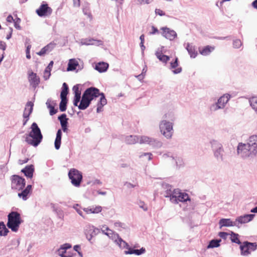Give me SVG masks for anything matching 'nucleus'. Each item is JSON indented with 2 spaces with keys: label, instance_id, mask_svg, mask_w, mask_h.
Listing matches in <instances>:
<instances>
[{
  "label": "nucleus",
  "instance_id": "1",
  "mask_svg": "<svg viewBox=\"0 0 257 257\" xmlns=\"http://www.w3.org/2000/svg\"><path fill=\"white\" fill-rule=\"evenodd\" d=\"M100 96L97 104V112L99 113L103 110V106L106 104L107 100L104 94L100 93L99 90L95 87H91L87 88L81 97V110L88 107L90 102L94 98Z\"/></svg>",
  "mask_w": 257,
  "mask_h": 257
},
{
  "label": "nucleus",
  "instance_id": "2",
  "mask_svg": "<svg viewBox=\"0 0 257 257\" xmlns=\"http://www.w3.org/2000/svg\"><path fill=\"white\" fill-rule=\"evenodd\" d=\"M257 136H252L247 144L239 143L237 147V153L242 158L255 156L257 153Z\"/></svg>",
  "mask_w": 257,
  "mask_h": 257
},
{
  "label": "nucleus",
  "instance_id": "3",
  "mask_svg": "<svg viewBox=\"0 0 257 257\" xmlns=\"http://www.w3.org/2000/svg\"><path fill=\"white\" fill-rule=\"evenodd\" d=\"M31 131L26 135V142L29 145L37 147L42 141L43 136L37 124L33 122L31 125Z\"/></svg>",
  "mask_w": 257,
  "mask_h": 257
},
{
  "label": "nucleus",
  "instance_id": "4",
  "mask_svg": "<svg viewBox=\"0 0 257 257\" xmlns=\"http://www.w3.org/2000/svg\"><path fill=\"white\" fill-rule=\"evenodd\" d=\"M8 217V227L13 231L17 232L19 229L20 225L23 222L20 214L17 212L12 211L9 214Z\"/></svg>",
  "mask_w": 257,
  "mask_h": 257
},
{
  "label": "nucleus",
  "instance_id": "5",
  "mask_svg": "<svg viewBox=\"0 0 257 257\" xmlns=\"http://www.w3.org/2000/svg\"><path fill=\"white\" fill-rule=\"evenodd\" d=\"M11 187L13 190L17 191L22 190L26 185L24 178L16 175H14L11 177Z\"/></svg>",
  "mask_w": 257,
  "mask_h": 257
},
{
  "label": "nucleus",
  "instance_id": "6",
  "mask_svg": "<svg viewBox=\"0 0 257 257\" xmlns=\"http://www.w3.org/2000/svg\"><path fill=\"white\" fill-rule=\"evenodd\" d=\"M160 130L161 133L167 138H171L173 134L172 123L166 120H162L160 122Z\"/></svg>",
  "mask_w": 257,
  "mask_h": 257
},
{
  "label": "nucleus",
  "instance_id": "7",
  "mask_svg": "<svg viewBox=\"0 0 257 257\" xmlns=\"http://www.w3.org/2000/svg\"><path fill=\"white\" fill-rule=\"evenodd\" d=\"M68 92V87L66 83H64L62 85V90L61 92V102L59 105V109L61 111H64L66 110L67 99V95Z\"/></svg>",
  "mask_w": 257,
  "mask_h": 257
},
{
  "label": "nucleus",
  "instance_id": "8",
  "mask_svg": "<svg viewBox=\"0 0 257 257\" xmlns=\"http://www.w3.org/2000/svg\"><path fill=\"white\" fill-rule=\"evenodd\" d=\"M257 244L255 242L251 243L247 241L244 242L242 245L240 246L241 254L247 255L250 253L251 252L254 251L256 249Z\"/></svg>",
  "mask_w": 257,
  "mask_h": 257
},
{
  "label": "nucleus",
  "instance_id": "9",
  "mask_svg": "<svg viewBox=\"0 0 257 257\" xmlns=\"http://www.w3.org/2000/svg\"><path fill=\"white\" fill-rule=\"evenodd\" d=\"M71 183L75 186H79L80 184V174L79 172L75 169H71L68 173Z\"/></svg>",
  "mask_w": 257,
  "mask_h": 257
},
{
  "label": "nucleus",
  "instance_id": "10",
  "mask_svg": "<svg viewBox=\"0 0 257 257\" xmlns=\"http://www.w3.org/2000/svg\"><path fill=\"white\" fill-rule=\"evenodd\" d=\"M37 14L41 17H48L51 15L52 9L47 4H42L36 10Z\"/></svg>",
  "mask_w": 257,
  "mask_h": 257
},
{
  "label": "nucleus",
  "instance_id": "11",
  "mask_svg": "<svg viewBox=\"0 0 257 257\" xmlns=\"http://www.w3.org/2000/svg\"><path fill=\"white\" fill-rule=\"evenodd\" d=\"M175 198L176 200L180 202H185L190 200V198L188 194L186 193L180 192L179 190L175 189L171 195V199Z\"/></svg>",
  "mask_w": 257,
  "mask_h": 257
},
{
  "label": "nucleus",
  "instance_id": "12",
  "mask_svg": "<svg viewBox=\"0 0 257 257\" xmlns=\"http://www.w3.org/2000/svg\"><path fill=\"white\" fill-rule=\"evenodd\" d=\"M161 30L163 31L162 35L167 39L172 41L177 37V33L173 30L167 27H163Z\"/></svg>",
  "mask_w": 257,
  "mask_h": 257
},
{
  "label": "nucleus",
  "instance_id": "13",
  "mask_svg": "<svg viewBox=\"0 0 257 257\" xmlns=\"http://www.w3.org/2000/svg\"><path fill=\"white\" fill-rule=\"evenodd\" d=\"M33 103L31 101H28L26 105L23 113V117L25 119L24 120L23 125H25L27 123L29 118V116L33 111Z\"/></svg>",
  "mask_w": 257,
  "mask_h": 257
},
{
  "label": "nucleus",
  "instance_id": "14",
  "mask_svg": "<svg viewBox=\"0 0 257 257\" xmlns=\"http://www.w3.org/2000/svg\"><path fill=\"white\" fill-rule=\"evenodd\" d=\"M230 96L229 94H226L221 96L219 99L217 103L215 105V107L214 108V110H217L219 108H223L225 105L227 103L228 100H229Z\"/></svg>",
  "mask_w": 257,
  "mask_h": 257
},
{
  "label": "nucleus",
  "instance_id": "15",
  "mask_svg": "<svg viewBox=\"0 0 257 257\" xmlns=\"http://www.w3.org/2000/svg\"><path fill=\"white\" fill-rule=\"evenodd\" d=\"M79 84H76L72 88V91L75 94V98L74 100V104L75 106H78L80 108V103L78 104V103L80 100V92L79 90Z\"/></svg>",
  "mask_w": 257,
  "mask_h": 257
},
{
  "label": "nucleus",
  "instance_id": "16",
  "mask_svg": "<svg viewBox=\"0 0 257 257\" xmlns=\"http://www.w3.org/2000/svg\"><path fill=\"white\" fill-rule=\"evenodd\" d=\"M212 148L214 150L215 156L218 158L219 156L222 155L223 150L222 145L216 141H213L211 143Z\"/></svg>",
  "mask_w": 257,
  "mask_h": 257
},
{
  "label": "nucleus",
  "instance_id": "17",
  "mask_svg": "<svg viewBox=\"0 0 257 257\" xmlns=\"http://www.w3.org/2000/svg\"><path fill=\"white\" fill-rule=\"evenodd\" d=\"M32 192V185H29L26 188L21 191V192L19 193L18 195V196L22 198L24 200H26L28 198V196L30 195V194Z\"/></svg>",
  "mask_w": 257,
  "mask_h": 257
},
{
  "label": "nucleus",
  "instance_id": "18",
  "mask_svg": "<svg viewBox=\"0 0 257 257\" xmlns=\"http://www.w3.org/2000/svg\"><path fill=\"white\" fill-rule=\"evenodd\" d=\"M254 217V214H246L243 216L238 217L236 219L235 222L239 223H246L252 220Z\"/></svg>",
  "mask_w": 257,
  "mask_h": 257
},
{
  "label": "nucleus",
  "instance_id": "19",
  "mask_svg": "<svg viewBox=\"0 0 257 257\" xmlns=\"http://www.w3.org/2000/svg\"><path fill=\"white\" fill-rule=\"evenodd\" d=\"M34 172V166L33 165H28L22 170V172L24 173L26 177L30 178L33 177Z\"/></svg>",
  "mask_w": 257,
  "mask_h": 257
},
{
  "label": "nucleus",
  "instance_id": "20",
  "mask_svg": "<svg viewBox=\"0 0 257 257\" xmlns=\"http://www.w3.org/2000/svg\"><path fill=\"white\" fill-rule=\"evenodd\" d=\"M178 58L177 57H176L175 61L174 62H171L170 63V68L171 69H174L173 70V72L174 74H178L182 71V68L181 67H178Z\"/></svg>",
  "mask_w": 257,
  "mask_h": 257
},
{
  "label": "nucleus",
  "instance_id": "21",
  "mask_svg": "<svg viewBox=\"0 0 257 257\" xmlns=\"http://www.w3.org/2000/svg\"><path fill=\"white\" fill-rule=\"evenodd\" d=\"M71 245L68 243H65L61 246V247L57 250L58 254L61 257H71L70 255H66V249L70 248Z\"/></svg>",
  "mask_w": 257,
  "mask_h": 257
},
{
  "label": "nucleus",
  "instance_id": "22",
  "mask_svg": "<svg viewBox=\"0 0 257 257\" xmlns=\"http://www.w3.org/2000/svg\"><path fill=\"white\" fill-rule=\"evenodd\" d=\"M109 65L108 63L105 62H99L95 64V69L100 73L105 72L108 68Z\"/></svg>",
  "mask_w": 257,
  "mask_h": 257
},
{
  "label": "nucleus",
  "instance_id": "23",
  "mask_svg": "<svg viewBox=\"0 0 257 257\" xmlns=\"http://www.w3.org/2000/svg\"><path fill=\"white\" fill-rule=\"evenodd\" d=\"M29 80L30 83L33 85V86H36L39 83V78L37 76L36 73L31 72L29 74Z\"/></svg>",
  "mask_w": 257,
  "mask_h": 257
},
{
  "label": "nucleus",
  "instance_id": "24",
  "mask_svg": "<svg viewBox=\"0 0 257 257\" xmlns=\"http://www.w3.org/2000/svg\"><path fill=\"white\" fill-rule=\"evenodd\" d=\"M214 49L215 47L214 46L208 45L199 49V52L202 55L207 56L210 54Z\"/></svg>",
  "mask_w": 257,
  "mask_h": 257
},
{
  "label": "nucleus",
  "instance_id": "25",
  "mask_svg": "<svg viewBox=\"0 0 257 257\" xmlns=\"http://www.w3.org/2000/svg\"><path fill=\"white\" fill-rule=\"evenodd\" d=\"M116 236V238L114 240V241L119 245V246L122 248H130L128 244L124 241H123L120 237H119L118 234L114 235V237Z\"/></svg>",
  "mask_w": 257,
  "mask_h": 257
},
{
  "label": "nucleus",
  "instance_id": "26",
  "mask_svg": "<svg viewBox=\"0 0 257 257\" xmlns=\"http://www.w3.org/2000/svg\"><path fill=\"white\" fill-rule=\"evenodd\" d=\"M146 250L144 248L142 247L140 249H134L132 248H128V250L124 251L125 254H135L136 255H140L141 254L144 253L145 252Z\"/></svg>",
  "mask_w": 257,
  "mask_h": 257
},
{
  "label": "nucleus",
  "instance_id": "27",
  "mask_svg": "<svg viewBox=\"0 0 257 257\" xmlns=\"http://www.w3.org/2000/svg\"><path fill=\"white\" fill-rule=\"evenodd\" d=\"M155 55L157 58L163 63H166L170 60V57L168 56L164 55L161 51H157Z\"/></svg>",
  "mask_w": 257,
  "mask_h": 257
},
{
  "label": "nucleus",
  "instance_id": "28",
  "mask_svg": "<svg viewBox=\"0 0 257 257\" xmlns=\"http://www.w3.org/2000/svg\"><path fill=\"white\" fill-rule=\"evenodd\" d=\"M85 234L86 235V238L90 240L92 237L93 234L94 233V227L92 226H86V228L84 229Z\"/></svg>",
  "mask_w": 257,
  "mask_h": 257
},
{
  "label": "nucleus",
  "instance_id": "29",
  "mask_svg": "<svg viewBox=\"0 0 257 257\" xmlns=\"http://www.w3.org/2000/svg\"><path fill=\"white\" fill-rule=\"evenodd\" d=\"M219 224L222 226H233L236 225L235 222H232L230 219H221L219 221Z\"/></svg>",
  "mask_w": 257,
  "mask_h": 257
},
{
  "label": "nucleus",
  "instance_id": "30",
  "mask_svg": "<svg viewBox=\"0 0 257 257\" xmlns=\"http://www.w3.org/2000/svg\"><path fill=\"white\" fill-rule=\"evenodd\" d=\"M139 137L136 136H130L125 138V141L127 144L133 145L139 142Z\"/></svg>",
  "mask_w": 257,
  "mask_h": 257
},
{
  "label": "nucleus",
  "instance_id": "31",
  "mask_svg": "<svg viewBox=\"0 0 257 257\" xmlns=\"http://www.w3.org/2000/svg\"><path fill=\"white\" fill-rule=\"evenodd\" d=\"M83 210L87 213H98L101 211L102 207L100 206H97L90 208H84Z\"/></svg>",
  "mask_w": 257,
  "mask_h": 257
},
{
  "label": "nucleus",
  "instance_id": "32",
  "mask_svg": "<svg viewBox=\"0 0 257 257\" xmlns=\"http://www.w3.org/2000/svg\"><path fill=\"white\" fill-rule=\"evenodd\" d=\"M66 115L65 114H63L58 117L62 130L65 132L67 130V118H66Z\"/></svg>",
  "mask_w": 257,
  "mask_h": 257
},
{
  "label": "nucleus",
  "instance_id": "33",
  "mask_svg": "<svg viewBox=\"0 0 257 257\" xmlns=\"http://www.w3.org/2000/svg\"><path fill=\"white\" fill-rule=\"evenodd\" d=\"M101 43V41L96 40L93 39H89L88 40H83V41H81V44L84 45H99Z\"/></svg>",
  "mask_w": 257,
  "mask_h": 257
},
{
  "label": "nucleus",
  "instance_id": "34",
  "mask_svg": "<svg viewBox=\"0 0 257 257\" xmlns=\"http://www.w3.org/2000/svg\"><path fill=\"white\" fill-rule=\"evenodd\" d=\"M46 104L47 105L48 108L50 109V114L51 115H53L56 113V112H57V110L55 109L54 104L52 101H51V100L47 101V102H46Z\"/></svg>",
  "mask_w": 257,
  "mask_h": 257
},
{
  "label": "nucleus",
  "instance_id": "35",
  "mask_svg": "<svg viewBox=\"0 0 257 257\" xmlns=\"http://www.w3.org/2000/svg\"><path fill=\"white\" fill-rule=\"evenodd\" d=\"M186 49L191 57L195 58L197 56V52L196 51L195 49L193 46L188 44Z\"/></svg>",
  "mask_w": 257,
  "mask_h": 257
},
{
  "label": "nucleus",
  "instance_id": "36",
  "mask_svg": "<svg viewBox=\"0 0 257 257\" xmlns=\"http://www.w3.org/2000/svg\"><path fill=\"white\" fill-rule=\"evenodd\" d=\"M78 65L77 62L73 59L69 60L68 63V67L67 68V71H72L76 68V66Z\"/></svg>",
  "mask_w": 257,
  "mask_h": 257
},
{
  "label": "nucleus",
  "instance_id": "37",
  "mask_svg": "<svg viewBox=\"0 0 257 257\" xmlns=\"http://www.w3.org/2000/svg\"><path fill=\"white\" fill-rule=\"evenodd\" d=\"M9 232V230L6 228L3 222H0V235L6 236Z\"/></svg>",
  "mask_w": 257,
  "mask_h": 257
},
{
  "label": "nucleus",
  "instance_id": "38",
  "mask_svg": "<svg viewBox=\"0 0 257 257\" xmlns=\"http://www.w3.org/2000/svg\"><path fill=\"white\" fill-rule=\"evenodd\" d=\"M249 103L252 108L257 112V96H253L250 98Z\"/></svg>",
  "mask_w": 257,
  "mask_h": 257
},
{
  "label": "nucleus",
  "instance_id": "39",
  "mask_svg": "<svg viewBox=\"0 0 257 257\" xmlns=\"http://www.w3.org/2000/svg\"><path fill=\"white\" fill-rule=\"evenodd\" d=\"M221 240H212L210 241L209 244L207 246V248L218 247L220 245L219 242Z\"/></svg>",
  "mask_w": 257,
  "mask_h": 257
},
{
  "label": "nucleus",
  "instance_id": "40",
  "mask_svg": "<svg viewBox=\"0 0 257 257\" xmlns=\"http://www.w3.org/2000/svg\"><path fill=\"white\" fill-rule=\"evenodd\" d=\"M230 239L232 242H235L236 243H237L238 244H241V242L240 241L239 238H238V234L231 232V234H230Z\"/></svg>",
  "mask_w": 257,
  "mask_h": 257
},
{
  "label": "nucleus",
  "instance_id": "41",
  "mask_svg": "<svg viewBox=\"0 0 257 257\" xmlns=\"http://www.w3.org/2000/svg\"><path fill=\"white\" fill-rule=\"evenodd\" d=\"M151 142V139L147 136H142L139 138V142L141 144H149Z\"/></svg>",
  "mask_w": 257,
  "mask_h": 257
},
{
  "label": "nucleus",
  "instance_id": "42",
  "mask_svg": "<svg viewBox=\"0 0 257 257\" xmlns=\"http://www.w3.org/2000/svg\"><path fill=\"white\" fill-rule=\"evenodd\" d=\"M83 11L84 14L86 16V18L87 19H89V21H91L92 20V17L90 12V11L88 9H84Z\"/></svg>",
  "mask_w": 257,
  "mask_h": 257
},
{
  "label": "nucleus",
  "instance_id": "43",
  "mask_svg": "<svg viewBox=\"0 0 257 257\" xmlns=\"http://www.w3.org/2000/svg\"><path fill=\"white\" fill-rule=\"evenodd\" d=\"M138 205L139 207L143 209L144 211H147L148 207L147 205L143 201L140 200L138 202Z\"/></svg>",
  "mask_w": 257,
  "mask_h": 257
},
{
  "label": "nucleus",
  "instance_id": "44",
  "mask_svg": "<svg viewBox=\"0 0 257 257\" xmlns=\"http://www.w3.org/2000/svg\"><path fill=\"white\" fill-rule=\"evenodd\" d=\"M49 49V47L48 46L44 47L39 52H38L37 54L38 55L42 56L46 53V52L48 51Z\"/></svg>",
  "mask_w": 257,
  "mask_h": 257
},
{
  "label": "nucleus",
  "instance_id": "45",
  "mask_svg": "<svg viewBox=\"0 0 257 257\" xmlns=\"http://www.w3.org/2000/svg\"><path fill=\"white\" fill-rule=\"evenodd\" d=\"M233 47L235 48H238L242 45V42L239 39L235 40L233 43Z\"/></svg>",
  "mask_w": 257,
  "mask_h": 257
},
{
  "label": "nucleus",
  "instance_id": "46",
  "mask_svg": "<svg viewBox=\"0 0 257 257\" xmlns=\"http://www.w3.org/2000/svg\"><path fill=\"white\" fill-rule=\"evenodd\" d=\"M104 234L108 236L109 237L112 238L113 239L115 240V238H116V236L114 237V235H116V234H114L113 231L111 229L109 230L108 231L105 232Z\"/></svg>",
  "mask_w": 257,
  "mask_h": 257
},
{
  "label": "nucleus",
  "instance_id": "47",
  "mask_svg": "<svg viewBox=\"0 0 257 257\" xmlns=\"http://www.w3.org/2000/svg\"><path fill=\"white\" fill-rule=\"evenodd\" d=\"M51 70H48V69L46 68L44 72V78L45 80H47L50 75H51Z\"/></svg>",
  "mask_w": 257,
  "mask_h": 257
},
{
  "label": "nucleus",
  "instance_id": "48",
  "mask_svg": "<svg viewBox=\"0 0 257 257\" xmlns=\"http://www.w3.org/2000/svg\"><path fill=\"white\" fill-rule=\"evenodd\" d=\"M61 139L56 138L55 141V147L56 149L58 150L61 145Z\"/></svg>",
  "mask_w": 257,
  "mask_h": 257
},
{
  "label": "nucleus",
  "instance_id": "49",
  "mask_svg": "<svg viewBox=\"0 0 257 257\" xmlns=\"http://www.w3.org/2000/svg\"><path fill=\"white\" fill-rule=\"evenodd\" d=\"M31 46L28 45L26 49V57L27 59H30L31 58V55H30V49H31Z\"/></svg>",
  "mask_w": 257,
  "mask_h": 257
},
{
  "label": "nucleus",
  "instance_id": "50",
  "mask_svg": "<svg viewBox=\"0 0 257 257\" xmlns=\"http://www.w3.org/2000/svg\"><path fill=\"white\" fill-rule=\"evenodd\" d=\"M20 19H17L16 20H14V23H15V27L16 29H21V27L19 25L20 23Z\"/></svg>",
  "mask_w": 257,
  "mask_h": 257
},
{
  "label": "nucleus",
  "instance_id": "51",
  "mask_svg": "<svg viewBox=\"0 0 257 257\" xmlns=\"http://www.w3.org/2000/svg\"><path fill=\"white\" fill-rule=\"evenodd\" d=\"M155 13L156 14L160 16H163L165 15V13L162 10L159 9H156L155 10Z\"/></svg>",
  "mask_w": 257,
  "mask_h": 257
},
{
  "label": "nucleus",
  "instance_id": "52",
  "mask_svg": "<svg viewBox=\"0 0 257 257\" xmlns=\"http://www.w3.org/2000/svg\"><path fill=\"white\" fill-rule=\"evenodd\" d=\"M152 0H137L138 3L139 4H149Z\"/></svg>",
  "mask_w": 257,
  "mask_h": 257
},
{
  "label": "nucleus",
  "instance_id": "53",
  "mask_svg": "<svg viewBox=\"0 0 257 257\" xmlns=\"http://www.w3.org/2000/svg\"><path fill=\"white\" fill-rule=\"evenodd\" d=\"M228 235V234L225 232H220L219 233V236L223 239H225Z\"/></svg>",
  "mask_w": 257,
  "mask_h": 257
},
{
  "label": "nucleus",
  "instance_id": "54",
  "mask_svg": "<svg viewBox=\"0 0 257 257\" xmlns=\"http://www.w3.org/2000/svg\"><path fill=\"white\" fill-rule=\"evenodd\" d=\"M6 48V44L2 41L0 42V49L5 50Z\"/></svg>",
  "mask_w": 257,
  "mask_h": 257
},
{
  "label": "nucleus",
  "instance_id": "55",
  "mask_svg": "<svg viewBox=\"0 0 257 257\" xmlns=\"http://www.w3.org/2000/svg\"><path fill=\"white\" fill-rule=\"evenodd\" d=\"M73 6L75 7H78L80 6V0H73Z\"/></svg>",
  "mask_w": 257,
  "mask_h": 257
},
{
  "label": "nucleus",
  "instance_id": "56",
  "mask_svg": "<svg viewBox=\"0 0 257 257\" xmlns=\"http://www.w3.org/2000/svg\"><path fill=\"white\" fill-rule=\"evenodd\" d=\"M101 229L104 233H105V232L106 231H108L109 230H110L106 225H103Z\"/></svg>",
  "mask_w": 257,
  "mask_h": 257
},
{
  "label": "nucleus",
  "instance_id": "57",
  "mask_svg": "<svg viewBox=\"0 0 257 257\" xmlns=\"http://www.w3.org/2000/svg\"><path fill=\"white\" fill-rule=\"evenodd\" d=\"M28 160H29V159H28V158L25 159L24 160H19V164L20 165H23V164L27 163Z\"/></svg>",
  "mask_w": 257,
  "mask_h": 257
},
{
  "label": "nucleus",
  "instance_id": "58",
  "mask_svg": "<svg viewBox=\"0 0 257 257\" xmlns=\"http://www.w3.org/2000/svg\"><path fill=\"white\" fill-rule=\"evenodd\" d=\"M152 29L153 31L152 32H151V34H155L156 33L158 32V30L157 29V28L155 27L154 26L152 27Z\"/></svg>",
  "mask_w": 257,
  "mask_h": 257
},
{
  "label": "nucleus",
  "instance_id": "59",
  "mask_svg": "<svg viewBox=\"0 0 257 257\" xmlns=\"http://www.w3.org/2000/svg\"><path fill=\"white\" fill-rule=\"evenodd\" d=\"M61 135H62L61 131V130H59L57 131L56 138H58V139H61Z\"/></svg>",
  "mask_w": 257,
  "mask_h": 257
},
{
  "label": "nucleus",
  "instance_id": "60",
  "mask_svg": "<svg viewBox=\"0 0 257 257\" xmlns=\"http://www.w3.org/2000/svg\"><path fill=\"white\" fill-rule=\"evenodd\" d=\"M53 61H51L49 64L48 66L46 68L48 69V70L49 69L51 71L53 65Z\"/></svg>",
  "mask_w": 257,
  "mask_h": 257
},
{
  "label": "nucleus",
  "instance_id": "61",
  "mask_svg": "<svg viewBox=\"0 0 257 257\" xmlns=\"http://www.w3.org/2000/svg\"><path fill=\"white\" fill-rule=\"evenodd\" d=\"M7 22H10V23H11L13 21H14L13 17L11 15H9L7 18Z\"/></svg>",
  "mask_w": 257,
  "mask_h": 257
},
{
  "label": "nucleus",
  "instance_id": "62",
  "mask_svg": "<svg viewBox=\"0 0 257 257\" xmlns=\"http://www.w3.org/2000/svg\"><path fill=\"white\" fill-rule=\"evenodd\" d=\"M252 6L255 9L257 10V0L254 1L252 4Z\"/></svg>",
  "mask_w": 257,
  "mask_h": 257
},
{
  "label": "nucleus",
  "instance_id": "63",
  "mask_svg": "<svg viewBox=\"0 0 257 257\" xmlns=\"http://www.w3.org/2000/svg\"><path fill=\"white\" fill-rule=\"evenodd\" d=\"M144 155L147 156L148 157L149 160H150L152 159V158H151L152 154L151 153H144Z\"/></svg>",
  "mask_w": 257,
  "mask_h": 257
},
{
  "label": "nucleus",
  "instance_id": "64",
  "mask_svg": "<svg viewBox=\"0 0 257 257\" xmlns=\"http://www.w3.org/2000/svg\"><path fill=\"white\" fill-rule=\"evenodd\" d=\"M140 39L141 42H142L143 43H144V41H145V36H144V34H142L140 36Z\"/></svg>",
  "mask_w": 257,
  "mask_h": 257
}]
</instances>
